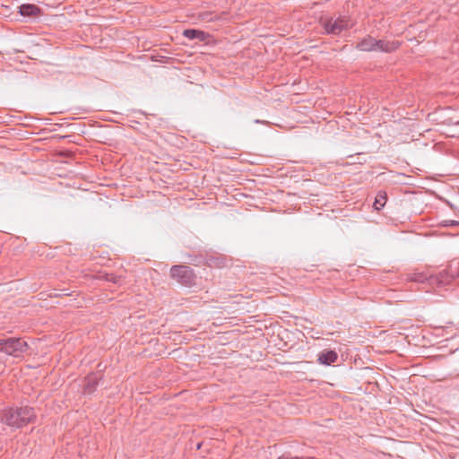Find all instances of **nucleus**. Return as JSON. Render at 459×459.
<instances>
[{
    "mask_svg": "<svg viewBox=\"0 0 459 459\" xmlns=\"http://www.w3.org/2000/svg\"><path fill=\"white\" fill-rule=\"evenodd\" d=\"M100 379V377L99 374L93 373V374L88 375L85 377V383H84V386H83L84 392L89 393V394L92 393L96 389Z\"/></svg>",
    "mask_w": 459,
    "mask_h": 459,
    "instance_id": "6",
    "label": "nucleus"
},
{
    "mask_svg": "<svg viewBox=\"0 0 459 459\" xmlns=\"http://www.w3.org/2000/svg\"><path fill=\"white\" fill-rule=\"evenodd\" d=\"M406 280L409 281L424 282L428 280V276L422 273H412L407 275Z\"/></svg>",
    "mask_w": 459,
    "mask_h": 459,
    "instance_id": "10",
    "label": "nucleus"
},
{
    "mask_svg": "<svg viewBox=\"0 0 459 459\" xmlns=\"http://www.w3.org/2000/svg\"><path fill=\"white\" fill-rule=\"evenodd\" d=\"M170 276L182 285L190 287L195 283V275L192 268L186 265H173Z\"/></svg>",
    "mask_w": 459,
    "mask_h": 459,
    "instance_id": "4",
    "label": "nucleus"
},
{
    "mask_svg": "<svg viewBox=\"0 0 459 459\" xmlns=\"http://www.w3.org/2000/svg\"><path fill=\"white\" fill-rule=\"evenodd\" d=\"M28 343L21 338L0 339V351L19 358L27 352Z\"/></svg>",
    "mask_w": 459,
    "mask_h": 459,
    "instance_id": "3",
    "label": "nucleus"
},
{
    "mask_svg": "<svg viewBox=\"0 0 459 459\" xmlns=\"http://www.w3.org/2000/svg\"><path fill=\"white\" fill-rule=\"evenodd\" d=\"M183 36L188 39H198L199 41H205L208 34L200 30L187 29L183 31Z\"/></svg>",
    "mask_w": 459,
    "mask_h": 459,
    "instance_id": "7",
    "label": "nucleus"
},
{
    "mask_svg": "<svg viewBox=\"0 0 459 459\" xmlns=\"http://www.w3.org/2000/svg\"><path fill=\"white\" fill-rule=\"evenodd\" d=\"M20 13L22 16H36L39 13V8L37 5L31 4H22L20 6Z\"/></svg>",
    "mask_w": 459,
    "mask_h": 459,
    "instance_id": "9",
    "label": "nucleus"
},
{
    "mask_svg": "<svg viewBox=\"0 0 459 459\" xmlns=\"http://www.w3.org/2000/svg\"><path fill=\"white\" fill-rule=\"evenodd\" d=\"M400 44L397 41H386L376 39L371 36H368L358 42L356 48L360 51H380L390 53L396 50Z\"/></svg>",
    "mask_w": 459,
    "mask_h": 459,
    "instance_id": "2",
    "label": "nucleus"
},
{
    "mask_svg": "<svg viewBox=\"0 0 459 459\" xmlns=\"http://www.w3.org/2000/svg\"><path fill=\"white\" fill-rule=\"evenodd\" d=\"M277 459H301L299 456H290V455L284 454L279 456Z\"/></svg>",
    "mask_w": 459,
    "mask_h": 459,
    "instance_id": "14",
    "label": "nucleus"
},
{
    "mask_svg": "<svg viewBox=\"0 0 459 459\" xmlns=\"http://www.w3.org/2000/svg\"><path fill=\"white\" fill-rule=\"evenodd\" d=\"M320 23L326 34L338 35L350 27V22L346 17L321 18Z\"/></svg>",
    "mask_w": 459,
    "mask_h": 459,
    "instance_id": "5",
    "label": "nucleus"
},
{
    "mask_svg": "<svg viewBox=\"0 0 459 459\" xmlns=\"http://www.w3.org/2000/svg\"><path fill=\"white\" fill-rule=\"evenodd\" d=\"M105 279L108 281H112L114 283H119L120 281H121V277L120 276H116L114 274H106L105 275Z\"/></svg>",
    "mask_w": 459,
    "mask_h": 459,
    "instance_id": "12",
    "label": "nucleus"
},
{
    "mask_svg": "<svg viewBox=\"0 0 459 459\" xmlns=\"http://www.w3.org/2000/svg\"><path fill=\"white\" fill-rule=\"evenodd\" d=\"M337 358L338 356L335 351H325L319 355L318 361L321 364L331 365L332 363H334L337 360Z\"/></svg>",
    "mask_w": 459,
    "mask_h": 459,
    "instance_id": "8",
    "label": "nucleus"
},
{
    "mask_svg": "<svg viewBox=\"0 0 459 459\" xmlns=\"http://www.w3.org/2000/svg\"><path fill=\"white\" fill-rule=\"evenodd\" d=\"M36 420V413L32 407L22 406L19 408H6L0 414L2 423L13 429H21Z\"/></svg>",
    "mask_w": 459,
    "mask_h": 459,
    "instance_id": "1",
    "label": "nucleus"
},
{
    "mask_svg": "<svg viewBox=\"0 0 459 459\" xmlns=\"http://www.w3.org/2000/svg\"><path fill=\"white\" fill-rule=\"evenodd\" d=\"M386 201L385 193H378L374 203V208L377 211L382 209L385 206Z\"/></svg>",
    "mask_w": 459,
    "mask_h": 459,
    "instance_id": "11",
    "label": "nucleus"
},
{
    "mask_svg": "<svg viewBox=\"0 0 459 459\" xmlns=\"http://www.w3.org/2000/svg\"><path fill=\"white\" fill-rule=\"evenodd\" d=\"M200 17H201L202 20L206 21V22H211V21L214 20V18L212 16V14L208 13H201Z\"/></svg>",
    "mask_w": 459,
    "mask_h": 459,
    "instance_id": "13",
    "label": "nucleus"
}]
</instances>
